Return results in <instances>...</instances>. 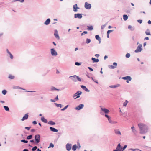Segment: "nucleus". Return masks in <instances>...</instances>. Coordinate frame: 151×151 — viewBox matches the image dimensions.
Instances as JSON below:
<instances>
[{
	"label": "nucleus",
	"mask_w": 151,
	"mask_h": 151,
	"mask_svg": "<svg viewBox=\"0 0 151 151\" xmlns=\"http://www.w3.org/2000/svg\"><path fill=\"white\" fill-rule=\"evenodd\" d=\"M140 129V133L144 134L147 133L148 130V127L143 123H140L138 124Z\"/></svg>",
	"instance_id": "f257e3e1"
},
{
	"label": "nucleus",
	"mask_w": 151,
	"mask_h": 151,
	"mask_svg": "<svg viewBox=\"0 0 151 151\" xmlns=\"http://www.w3.org/2000/svg\"><path fill=\"white\" fill-rule=\"evenodd\" d=\"M82 93V92L81 91H78L77 92L74 94L73 96V97L74 98V99H76L80 97V95Z\"/></svg>",
	"instance_id": "f03ea898"
},
{
	"label": "nucleus",
	"mask_w": 151,
	"mask_h": 151,
	"mask_svg": "<svg viewBox=\"0 0 151 151\" xmlns=\"http://www.w3.org/2000/svg\"><path fill=\"white\" fill-rule=\"evenodd\" d=\"M142 45L141 44H139L136 50H135V52L136 53L140 52L142 50Z\"/></svg>",
	"instance_id": "7ed1b4c3"
},
{
	"label": "nucleus",
	"mask_w": 151,
	"mask_h": 151,
	"mask_svg": "<svg viewBox=\"0 0 151 151\" xmlns=\"http://www.w3.org/2000/svg\"><path fill=\"white\" fill-rule=\"evenodd\" d=\"M122 78L124 80H126V81L127 83H129L132 80L131 77L129 76L122 77Z\"/></svg>",
	"instance_id": "20e7f679"
},
{
	"label": "nucleus",
	"mask_w": 151,
	"mask_h": 151,
	"mask_svg": "<svg viewBox=\"0 0 151 151\" xmlns=\"http://www.w3.org/2000/svg\"><path fill=\"white\" fill-rule=\"evenodd\" d=\"M84 7L86 9H91V5L87 2H86L85 3Z\"/></svg>",
	"instance_id": "39448f33"
},
{
	"label": "nucleus",
	"mask_w": 151,
	"mask_h": 151,
	"mask_svg": "<svg viewBox=\"0 0 151 151\" xmlns=\"http://www.w3.org/2000/svg\"><path fill=\"white\" fill-rule=\"evenodd\" d=\"M117 63L116 62H114L113 63V65H109L108 66V67L109 68L114 69L116 68L117 66Z\"/></svg>",
	"instance_id": "423d86ee"
},
{
	"label": "nucleus",
	"mask_w": 151,
	"mask_h": 151,
	"mask_svg": "<svg viewBox=\"0 0 151 151\" xmlns=\"http://www.w3.org/2000/svg\"><path fill=\"white\" fill-rule=\"evenodd\" d=\"M35 139L37 143H38L40 142V136L39 135H35Z\"/></svg>",
	"instance_id": "0eeeda50"
},
{
	"label": "nucleus",
	"mask_w": 151,
	"mask_h": 151,
	"mask_svg": "<svg viewBox=\"0 0 151 151\" xmlns=\"http://www.w3.org/2000/svg\"><path fill=\"white\" fill-rule=\"evenodd\" d=\"M54 35L55 38H57V40H59L60 39V37L58 35V32L57 30H55Z\"/></svg>",
	"instance_id": "6e6552de"
},
{
	"label": "nucleus",
	"mask_w": 151,
	"mask_h": 151,
	"mask_svg": "<svg viewBox=\"0 0 151 151\" xmlns=\"http://www.w3.org/2000/svg\"><path fill=\"white\" fill-rule=\"evenodd\" d=\"M51 53L52 56H56L57 55V53L54 48L51 49Z\"/></svg>",
	"instance_id": "1a4fd4ad"
},
{
	"label": "nucleus",
	"mask_w": 151,
	"mask_h": 151,
	"mask_svg": "<svg viewBox=\"0 0 151 151\" xmlns=\"http://www.w3.org/2000/svg\"><path fill=\"white\" fill-rule=\"evenodd\" d=\"M82 16L81 14H74V17L75 18H78L79 19H81L82 18Z\"/></svg>",
	"instance_id": "9d476101"
},
{
	"label": "nucleus",
	"mask_w": 151,
	"mask_h": 151,
	"mask_svg": "<svg viewBox=\"0 0 151 151\" xmlns=\"http://www.w3.org/2000/svg\"><path fill=\"white\" fill-rule=\"evenodd\" d=\"M76 75H74L73 76H70L69 77V78H70L74 82H77L76 80Z\"/></svg>",
	"instance_id": "9b49d317"
},
{
	"label": "nucleus",
	"mask_w": 151,
	"mask_h": 151,
	"mask_svg": "<svg viewBox=\"0 0 151 151\" xmlns=\"http://www.w3.org/2000/svg\"><path fill=\"white\" fill-rule=\"evenodd\" d=\"M73 11L74 12H76L77 11V9H79L80 8L77 6V4H75L73 6Z\"/></svg>",
	"instance_id": "f8f14e48"
},
{
	"label": "nucleus",
	"mask_w": 151,
	"mask_h": 151,
	"mask_svg": "<svg viewBox=\"0 0 151 151\" xmlns=\"http://www.w3.org/2000/svg\"><path fill=\"white\" fill-rule=\"evenodd\" d=\"M28 117V114H25L24 116L21 119V120L23 121L27 119Z\"/></svg>",
	"instance_id": "ddd939ff"
},
{
	"label": "nucleus",
	"mask_w": 151,
	"mask_h": 151,
	"mask_svg": "<svg viewBox=\"0 0 151 151\" xmlns=\"http://www.w3.org/2000/svg\"><path fill=\"white\" fill-rule=\"evenodd\" d=\"M83 104H80V105L79 106L76 107L75 108V109L77 110H79L81 109L82 108H83Z\"/></svg>",
	"instance_id": "4468645a"
},
{
	"label": "nucleus",
	"mask_w": 151,
	"mask_h": 151,
	"mask_svg": "<svg viewBox=\"0 0 151 151\" xmlns=\"http://www.w3.org/2000/svg\"><path fill=\"white\" fill-rule=\"evenodd\" d=\"M50 22V18L47 19L45 22L44 24L46 25H48Z\"/></svg>",
	"instance_id": "2eb2a0df"
},
{
	"label": "nucleus",
	"mask_w": 151,
	"mask_h": 151,
	"mask_svg": "<svg viewBox=\"0 0 151 151\" xmlns=\"http://www.w3.org/2000/svg\"><path fill=\"white\" fill-rule=\"evenodd\" d=\"M50 90L52 91H60V89H58L56 88L55 87L52 86L51 87Z\"/></svg>",
	"instance_id": "dca6fc26"
},
{
	"label": "nucleus",
	"mask_w": 151,
	"mask_h": 151,
	"mask_svg": "<svg viewBox=\"0 0 151 151\" xmlns=\"http://www.w3.org/2000/svg\"><path fill=\"white\" fill-rule=\"evenodd\" d=\"M116 149L119 150V151H122V148L121 147L120 144H119L116 147Z\"/></svg>",
	"instance_id": "f3484780"
},
{
	"label": "nucleus",
	"mask_w": 151,
	"mask_h": 151,
	"mask_svg": "<svg viewBox=\"0 0 151 151\" xmlns=\"http://www.w3.org/2000/svg\"><path fill=\"white\" fill-rule=\"evenodd\" d=\"M71 148V145L68 144H67V150H70Z\"/></svg>",
	"instance_id": "a211bd4d"
},
{
	"label": "nucleus",
	"mask_w": 151,
	"mask_h": 151,
	"mask_svg": "<svg viewBox=\"0 0 151 151\" xmlns=\"http://www.w3.org/2000/svg\"><path fill=\"white\" fill-rule=\"evenodd\" d=\"M91 60L93 61V63H97L99 61V60L98 59H96L94 58H92Z\"/></svg>",
	"instance_id": "6ab92c4d"
},
{
	"label": "nucleus",
	"mask_w": 151,
	"mask_h": 151,
	"mask_svg": "<svg viewBox=\"0 0 151 151\" xmlns=\"http://www.w3.org/2000/svg\"><path fill=\"white\" fill-rule=\"evenodd\" d=\"M101 110L106 114L108 113L109 112V110L106 108H102Z\"/></svg>",
	"instance_id": "aec40b11"
},
{
	"label": "nucleus",
	"mask_w": 151,
	"mask_h": 151,
	"mask_svg": "<svg viewBox=\"0 0 151 151\" xmlns=\"http://www.w3.org/2000/svg\"><path fill=\"white\" fill-rule=\"evenodd\" d=\"M50 129L51 131L53 132H58V130L57 129L52 127H50Z\"/></svg>",
	"instance_id": "412c9836"
},
{
	"label": "nucleus",
	"mask_w": 151,
	"mask_h": 151,
	"mask_svg": "<svg viewBox=\"0 0 151 151\" xmlns=\"http://www.w3.org/2000/svg\"><path fill=\"white\" fill-rule=\"evenodd\" d=\"M131 129H132V132L134 133L135 134L137 133V130L134 128V126H133L131 127Z\"/></svg>",
	"instance_id": "4be33fe9"
},
{
	"label": "nucleus",
	"mask_w": 151,
	"mask_h": 151,
	"mask_svg": "<svg viewBox=\"0 0 151 151\" xmlns=\"http://www.w3.org/2000/svg\"><path fill=\"white\" fill-rule=\"evenodd\" d=\"M114 132L116 134L120 135L121 134V133L119 130H115Z\"/></svg>",
	"instance_id": "5701e85b"
},
{
	"label": "nucleus",
	"mask_w": 151,
	"mask_h": 151,
	"mask_svg": "<svg viewBox=\"0 0 151 151\" xmlns=\"http://www.w3.org/2000/svg\"><path fill=\"white\" fill-rule=\"evenodd\" d=\"M41 120L42 121L45 123H47V120L45 119L44 117H42L41 118Z\"/></svg>",
	"instance_id": "b1692460"
},
{
	"label": "nucleus",
	"mask_w": 151,
	"mask_h": 151,
	"mask_svg": "<svg viewBox=\"0 0 151 151\" xmlns=\"http://www.w3.org/2000/svg\"><path fill=\"white\" fill-rule=\"evenodd\" d=\"M119 85H111L109 87L111 88H116L117 87L119 86Z\"/></svg>",
	"instance_id": "393cba45"
},
{
	"label": "nucleus",
	"mask_w": 151,
	"mask_h": 151,
	"mask_svg": "<svg viewBox=\"0 0 151 151\" xmlns=\"http://www.w3.org/2000/svg\"><path fill=\"white\" fill-rule=\"evenodd\" d=\"M123 19L125 20H127L128 18V16L127 15H124L123 16Z\"/></svg>",
	"instance_id": "a878e982"
},
{
	"label": "nucleus",
	"mask_w": 151,
	"mask_h": 151,
	"mask_svg": "<svg viewBox=\"0 0 151 151\" xmlns=\"http://www.w3.org/2000/svg\"><path fill=\"white\" fill-rule=\"evenodd\" d=\"M77 147V146L76 145H74L72 147V150L74 151H75Z\"/></svg>",
	"instance_id": "bb28decb"
},
{
	"label": "nucleus",
	"mask_w": 151,
	"mask_h": 151,
	"mask_svg": "<svg viewBox=\"0 0 151 151\" xmlns=\"http://www.w3.org/2000/svg\"><path fill=\"white\" fill-rule=\"evenodd\" d=\"M8 78L10 79H14L15 76H14L11 75V74H9V76Z\"/></svg>",
	"instance_id": "cd10ccee"
},
{
	"label": "nucleus",
	"mask_w": 151,
	"mask_h": 151,
	"mask_svg": "<svg viewBox=\"0 0 151 151\" xmlns=\"http://www.w3.org/2000/svg\"><path fill=\"white\" fill-rule=\"evenodd\" d=\"M48 124H50L54 125L55 124V123L52 121H50L49 122Z\"/></svg>",
	"instance_id": "c85d7f7f"
},
{
	"label": "nucleus",
	"mask_w": 151,
	"mask_h": 151,
	"mask_svg": "<svg viewBox=\"0 0 151 151\" xmlns=\"http://www.w3.org/2000/svg\"><path fill=\"white\" fill-rule=\"evenodd\" d=\"M87 29L89 30H92L93 29V27L92 26H87Z\"/></svg>",
	"instance_id": "c756f323"
},
{
	"label": "nucleus",
	"mask_w": 151,
	"mask_h": 151,
	"mask_svg": "<svg viewBox=\"0 0 151 151\" xmlns=\"http://www.w3.org/2000/svg\"><path fill=\"white\" fill-rule=\"evenodd\" d=\"M128 28L129 29H130L131 31H133L134 29V27H132L131 25H129L128 27Z\"/></svg>",
	"instance_id": "7c9ffc66"
},
{
	"label": "nucleus",
	"mask_w": 151,
	"mask_h": 151,
	"mask_svg": "<svg viewBox=\"0 0 151 151\" xmlns=\"http://www.w3.org/2000/svg\"><path fill=\"white\" fill-rule=\"evenodd\" d=\"M95 38L96 40H101V38H100V37H99V35H96L95 36Z\"/></svg>",
	"instance_id": "2f4dec72"
},
{
	"label": "nucleus",
	"mask_w": 151,
	"mask_h": 151,
	"mask_svg": "<svg viewBox=\"0 0 151 151\" xmlns=\"http://www.w3.org/2000/svg\"><path fill=\"white\" fill-rule=\"evenodd\" d=\"M146 34L147 35H151V34L149 30L148 29H147V31L145 32Z\"/></svg>",
	"instance_id": "473e14b6"
},
{
	"label": "nucleus",
	"mask_w": 151,
	"mask_h": 151,
	"mask_svg": "<svg viewBox=\"0 0 151 151\" xmlns=\"http://www.w3.org/2000/svg\"><path fill=\"white\" fill-rule=\"evenodd\" d=\"M2 93L3 95H5L7 93V91L6 90H2Z\"/></svg>",
	"instance_id": "72a5a7b5"
},
{
	"label": "nucleus",
	"mask_w": 151,
	"mask_h": 151,
	"mask_svg": "<svg viewBox=\"0 0 151 151\" xmlns=\"http://www.w3.org/2000/svg\"><path fill=\"white\" fill-rule=\"evenodd\" d=\"M91 42V40L90 39H87L86 40V43L88 44Z\"/></svg>",
	"instance_id": "f704fd0d"
},
{
	"label": "nucleus",
	"mask_w": 151,
	"mask_h": 151,
	"mask_svg": "<svg viewBox=\"0 0 151 151\" xmlns=\"http://www.w3.org/2000/svg\"><path fill=\"white\" fill-rule=\"evenodd\" d=\"M76 78L77 81H78L80 82L81 81V79L78 76H77V77Z\"/></svg>",
	"instance_id": "c9c22d12"
},
{
	"label": "nucleus",
	"mask_w": 151,
	"mask_h": 151,
	"mask_svg": "<svg viewBox=\"0 0 151 151\" xmlns=\"http://www.w3.org/2000/svg\"><path fill=\"white\" fill-rule=\"evenodd\" d=\"M4 107L5 109V110L6 111H8L9 110V109L8 106H4Z\"/></svg>",
	"instance_id": "e433bc0d"
},
{
	"label": "nucleus",
	"mask_w": 151,
	"mask_h": 151,
	"mask_svg": "<svg viewBox=\"0 0 151 151\" xmlns=\"http://www.w3.org/2000/svg\"><path fill=\"white\" fill-rule=\"evenodd\" d=\"M130 55L129 53H127L126 55L125 56L127 58H128L130 57Z\"/></svg>",
	"instance_id": "4c0bfd02"
},
{
	"label": "nucleus",
	"mask_w": 151,
	"mask_h": 151,
	"mask_svg": "<svg viewBox=\"0 0 151 151\" xmlns=\"http://www.w3.org/2000/svg\"><path fill=\"white\" fill-rule=\"evenodd\" d=\"M13 1L14 2L19 1L21 2L22 3L24 2V0H14Z\"/></svg>",
	"instance_id": "58836bf2"
},
{
	"label": "nucleus",
	"mask_w": 151,
	"mask_h": 151,
	"mask_svg": "<svg viewBox=\"0 0 151 151\" xmlns=\"http://www.w3.org/2000/svg\"><path fill=\"white\" fill-rule=\"evenodd\" d=\"M32 137V135H30L27 137V139H31Z\"/></svg>",
	"instance_id": "ea45409f"
},
{
	"label": "nucleus",
	"mask_w": 151,
	"mask_h": 151,
	"mask_svg": "<svg viewBox=\"0 0 151 151\" xmlns=\"http://www.w3.org/2000/svg\"><path fill=\"white\" fill-rule=\"evenodd\" d=\"M80 86L84 90H85L86 88V86L83 85H81Z\"/></svg>",
	"instance_id": "a19ab883"
},
{
	"label": "nucleus",
	"mask_w": 151,
	"mask_h": 151,
	"mask_svg": "<svg viewBox=\"0 0 151 151\" xmlns=\"http://www.w3.org/2000/svg\"><path fill=\"white\" fill-rule=\"evenodd\" d=\"M106 25V23L104 25H102V26H101V29H104Z\"/></svg>",
	"instance_id": "79ce46f5"
},
{
	"label": "nucleus",
	"mask_w": 151,
	"mask_h": 151,
	"mask_svg": "<svg viewBox=\"0 0 151 151\" xmlns=\"http://www.w3.org/2000/svg\"><path fill=\"white\" fill-rule=\"evenodd\" d=\"M21 141L25 143H27L28 142L27 141L25 140H22Z\"/></svg>",
	"instance_id": "37998d69"
},
{
	"label": "nucleus",
	"mask_w": 151,
	"mask_h": 151,
	"mask_svg": "<svg viewBox=\"0 0 151 151\" xmlns=\"http://www.w3.org/2000/svg\"><path fill=\"white\" fill-rule=\"evenodd\" d=\"M37 148V146H35L32 149V151H35Z\"/></svg>",
	"instance_id": "c03bdc74"
},
{
	"label": "nucleus",
	"mask_w": 151,
	"mask_h": 151,
	"mask_svg": "<svg viewBox=\"0 0 151 151\" xmlns=\"http://www.w3.org/2000/svg\"><path fill=\"white\" fill-rule=\"evenodd\" d=\"M75 64L76 65L79 66L81 65V63H78V62H76Z\"/></svg>",
	"instance_id": "a18cd8bd"
},
{
	"label": "nucleus",
	"mask_w": 151,
	"mask_h": 151,
	"mask_svg": "<svg viewBox=\"0 0 151 151\" xmlns=\"http://www.w3.org/2000/svg\"><path fill=\"white\" fill-rule=\"evenodd\" d=\"M54 147V145H53V144L52 143H51L50 144V146H49L48 148H50V147Z\"/></svg>",
	"instance_id": "49530a36"
},
{
	"label": "nucleus",
	"mask_w": 151,
	"mask_h": 151,
	"mask_svg": "<svg viewBox=\"0 0 151 151\" xmlns=\"http://www.w3.org/2000/svg\"><path fill=\"white\" fill-rule=\"evenodd\" d=\"M88 33V32L87 31H84L83 32V33H82L81 34V35L82 36L83 35V34H86Z\"/></svg>",
	"instance_id": "de8ad7c7"
},
{
	"label": "nucleus",
	"mask_w": 151,
	"mask_h": 151,
	"mask_svg": "<svg viewBox=\"0 0 151 151\" xmlns=\"http://www.w3.org/2000/svg\"><path fill=\"white\" fill-rule=\"evenodd\" d=\"M113 31V30H109L107 31V33L109 34L110 33L112 32Z\"/></svg>",
	"instance_id": "09e8293b"
},
{
	"label": "nucleus",
	"mask_w": 151,
	"mask_h": 151,
	"mask_svg": "<svg viewBox=\"0 0 151 151\" xmlns=\"http://www.w3.org/2000/svg\"><path fill=\"white\" fill-rule=\"evenodd\" d=\"M9 55V56H10V58L11 59H13V56L12 55L11 53Z\"/></svg>",
	"instance_id": "8fccbe9b"
},
{
	"label": "nucleus",
	"mask_w": 151,
	"mask_h": 151,
	"mask_svg": "<svg viewBox=\"0 0 151 151\" xmlns=\"http://www.w3.org/2000/svg\"><path fill=\"white\" fill-rule=\"evenodd\" d=\"M108 120L109 122L110 123H112V121L111 120V119L110 117H109V118H108Z\"/></svg>",
	"instance_id": "3c124183"
},
{
	"label": "nucleus",
	"mask_w": 151,
	"mask_h": 151,
	"mask_svg": "<svg viewBox=\"0 0 151 151\" xmlns=\"http://www.w3.org/2000/svg\"><path fill=\"white\" fill-rule=\"evenodd\" d=\"M30 128H31V127H25V129L28 130H29Z\"/></svg>",
	"instance_id": "603ef678"
},
{
	"label": "nucleus",
	"mask_w": 151,
	"mask_h": 151,
	"mask_svg": "<svg viewBox=\"0 0 151 151\" xmlns=\"http://www.w3.org/2000/svg\"><path fill=\"white\" fill-rule=\"evenodd\" d=\"M19 88V89H22V88L20 87H19V86H16L15 87H14L13 88Z\"/></svg>",
	"instance_id": "864d4df0"
},
{
	"label": "nucleus",
	"mask_w": 151,
	"mask_h": 151,
	"mask_svg": "<svg viewBox=\"0 0 151 151\" xmlns=\"http://www.w3.org/2000/svg\"><path fill=\"white\" fill-rule=\"evenodd\" d=\"M137 22L141 24V23L142 22V20H137Z\"/></svg>",
	"instance_id": "5fc2aeb1"
},
{
	"label": "nucleus",
	"mask_w": 151,
	"mask_h": 151,
	"mask_svg": "<svg viewBox=\"0 0 151 151\" xmlns=\"http://www.w3.org/2000/svg\"><path fill=\"white\" fill-rule=\"evenodd\" d=\"M6 52L9 55H10L11 53L9 51L8 49H7L6 50Z\"/></svg>",
	"instance_id": "6e6d98bb"
},
{
	"label": "nucleus",
	"mask_w": 151,
	"mask_h": 151,
	"mask_svg": "<svg viewBox=\"0 0 151 151\" xmlns=\"http://www.w3.org/2000/svg\"><path fill=\"white\" fill-rule=\"evenodd\" d=\"M6 52L9 55H10L11 53L9 51L8 49H7L6 50Z\"/></svg>",
	"instance_id": "4d7b16f0"
},
{
	"label": "nucleus",
	"mask_w": 151,
	"mask_h": 151,
	"mask_svg": "<svg viewBox=\"0 0 151 151\" xmlns=\"http://www.w3.org/2000/svg\"><path fill=\"white\" fill-rule=\"evenodd\" d=\"M6 52L9 55H10L11 53L9 51L8 49H7L6 50Z\"/></svg>",
	"instance_id": "13d9d810"
},
{
	"label": "nucleus",
	"mask_w": 151,
	"mask_h": 151,
	"mask_svg": "<svg viewBox=\"0 0 151 151\" xmlns=\"http://www.w3.org/2000/svg\"><path fill=\"white\" fill-rule=\"evenodd\" d=\"M88 68L91 71H93V69L91 67H88Z\"/></svg>",
	"instance_id": "bf43d9fd"
},
{
	"label": "nucleus",
	"mask_w": 151,
	"mask_h": 151,
	"mask_svg": "<svg viewBox=\"0 0 151 151\" xmlns=\"http://www.w3.org/2000/svg\"><path fill=\"white\" fill-rule=\"evenodd\" d=\"M81 147V146H80V144L79 143H78V146H77V147L78 148H80Z\"/></svg>",
	"instance_id": "052dcab7"
},
{
	"label": "nucleus",
	"mask_w": 151,
	"mask_h": 151,
	"mask_svg": "<svg viewBox=\"0 0 151 151\" xmlns=\"http://www.w3.org/2000/svg\"><path fill=\"white\" fill-rule=\"evenodd\" d=\"M127 147V145H125L123 148V150H124Z\"/></svg>",
	"instance_id": "680f3d73"
},
{
	"label": "nucleus",
	"mask_w": 151,
	"mask_h": 151,
	"mask_svg": "<svg viewBox=\"0 0 151 151\" xmlns=\"http://www.w3.org/2000/svg\"><path fill=\"white\" fill-rule=\"evenodd\" d=\"M95 56L97 58H98L99 56V55L98 54H96L95 55Z\"/></svg>",
	"instance_id": "e2e57ef3"
},
{
	"label": "nucleus",
	"mask_w": 151,
	"mask_h": 151,
	"mask_svg": "<svg viewBox=\"0 0 151 151\" xmlns=\"http://www.w3.org/2000/svg\"><path fill=\"white\" fill-rule=\"evenodd\" d=\"M128 103L127 100H126L125 102H124L123 104H127Z\"/></svg>",
	"instance_id": "0e129e2a"
},
{
	"label": "nucleus",
	"mask_w": 151,
	"mask_h": 151,
	"mask_svg": "<svg viewBox=\"0 0 151 151\" xmlns=\"http://www.w3.org/2000/svg\"><path fill=\"white\" fill-rule=\"evenodd\" d=\"M56 105L58 107H61V104H56Z\"/></svg>",
	"instance_id": "69168bd1"
},
{
	"label": "nucleus",
	"mask_w": 151,
	"mask_h": 151,
	"mask_svg": "<svg viewBox=\"0 0 151 151\" xmlns=\"http://www.w3.org/2000/svg\"><path fill=\"white\" fill-rule=\"evenodd\" d=\"M33 124H36L37 123L36 121H34L32 122Z\"/></svg>",
	"instance_id": "338daca9"
},
{
	"label": "nucleus",
	"mask_w": 151,
	"mask_h": 151,
	"mask_svg": "<svg viewBox=\"0 0 151 151\" xmlns=\"http://www.w3.org/2000/svg\"><path fill=\"white\" fill-rule=\"evenodd\" d=\"M85 90L86 91L88 92H89V91H90L88 88H86V89Z\"/></svg>",
	"instance_id": "774afa93"
}]
</instances>
